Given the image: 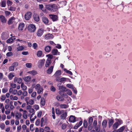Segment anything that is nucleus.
I'll return each mask as SVG.
<instances>
[{
    "label": "nucleus",
    "mask_w": 132,
    "mask_h": 132,
    "mask_svg": "<svg viewBox=\"0 0 132 132\" xmlns=\"http://www.w3.org/2000/svg\"><path fill=\"white\" fill-rule=\"evenodd\" d=\"M45 8L51 12H55L58 9L57 6L55 4H50L46 5Z\"/></svg>",
    "instance_id": "f257e3e1"
},
{
    "label": "nucleus",
    "mask_w": 132,
    "mask_h": 132,
    "mask_svg": "<svg viewBox=\"0 0 132 132\" xmlns=\"http://www.w3.org/2000/svg\"><path fill=\"white\" fill-rule=\"evenodd\" d=\"M36 27L33 24H30L28 26V30L31 32H34L36 30Z\"/></svg>",
    "instance_id": "f03ea898"
},
{
    "label": "nucleus",
    "mask_w": 132,
    "mask_h": 132,
    "mask_svg": "<svg viewBox=\"0 0 132 132\" xmlns=\"http://www.w3.org/2000/svg\"><path fill=\"white\" fill-rule=\"evenodd\" d=\"M9 33L8 32H3L2 33L1 38L2 40H6L9 37Z\"/></svg>",
    "instance_id": "7ed1b4c3"
},
{
    "label": "nucleus",
    "mask_w": 132,
    "mask_h": 132,
    "mask_svg": "<svg viewBox=\"0 0 132 132\" xmlns=\"http://www.w3.org/2000/svg\"><path fill=\"white\" fill-rule=\"evenodd\" d=\"M78 120L77 118H76L75 116H70L69 118V121L70 122L74 123Z\"/></svg>",
    "instance_id": "20e7f679"
},
{
    "label": "nucleus",
    "mask_w": 132,
    "mask_h": 132,
    "mask_svg": "<svg viewBox=\"0 0 132 132\" xmlns=\"http://www.w3.org/2000/svg\"><path fill=\"white\" fill-rule=\"evenodd\" d=\"M32 15L31 13L30 12L26 13L24 17L26 20H29L31 18Z\"/></svg>",
    "instance_id": "39448f33"
},
{
    "label": "nucleus",
    "mask_w": 132,
    "mask_h": 132,
    "mask_svg": "<svg viewBox=\"0 0 132 132\" xmlns=\"http://www.w3.org/2000/svg\"><path fill=\"white\" fill-rule=\"evenodd\" d=\"M45 60L44 59L39 60L38 61V65L39 68H42V67L44 65Z\"/></svg>",
    "instance_id": "423d86ee"
},
{
    "label": "nucleus",
    "mask_w": 132,
    "mask_h": 132,
    "mask_svg": "<svg viewBox=\"0 0 132 132\" xmlns=\"http://www.w3.org/2000/svg\"><path fill=\"white\" fill-rule=\"evenodd\" d=\"M44 32V30L42 29H39L37 32V35L38 37H41Z\"/></svg>",
    "instance_id": "0eeeda50"
},
{
    "label": "nucleus",
    "mask_w": 132,
    "mask_h": 132,
    "mask_svg": "<svg viewBox=\"0 0 132 132\" xmlns=\"http://www.w3.org/2000/svg\"><path fill=\"white\" fill-rule=\"evenodd\" d=\"M49 16L50 18L54 21H56L57 20V16L55 15L50 14Z\"/></svg>",
    "instance_id": "6e6552de"
},
{
    "label": "nucleus",
    "mask_w": 132,
    "mask_h": 132,
    "mask_svg": "<svg viewBox=\"0 0 132 132\" xmlns=\"http://www.w3.org/2000/svg\"><path fill=\"white\" fill-rule=\"evenodd\" d=\"M53 38V35L50 34H47L45 36V38L47 40L52 39Z\"/></svg>",
    "instance_id": "1a4fd4ad"
},
{
    "label": "nucleus",
    "mask_w": 132,
    "mask_h": 132,
    "mask_svg": "<svg viewBox=\"0 0 132 132\" xmlns=\"http://www.w3.org/2000/svg\"><path fill=\"white\" fill-rule=\"evenodd\" d=\"M55 111L57 114L60 115L63 113L64 110H60L58 108H56L55 109Z\"/></svg>",
    "instance_id": "9d476101"
},
{
    "label": "nucleus",
    "mask_w": 132,
    "mask_h": 132,
    "mask_svg": "<svg viewBox=\"0 0 132 132\" xmlns=\"http://www.w3.org/2000/svg\"><path fill=\"white\" fill-rule=\"evenodd\" d=\"M15 18L14 17L12 16L10 18L8 22V24L10 25L13 23L15 20Z\"/></svg>",
    "instance_id": "9b49d317"
},
{
    "label": "nucleus",
    "mask_w": 132,
    "mask_h": 132,
    "mask_svg": "<svg viewBox=\"0 0 132 132\" xmlns=\"http://www.w3.org/2000/svg\"><path fill=\"white\" fill-rule=\"evenodd\" d=\"M22 116L21 113L20 112H16L15 114V118L18 119H20Z\"/></svg>",
    "instance_id": "f8f14e48"
},
{
    "label": "nucleus",
    "mask_w": 132,
    "mask_h": 132,
    "mask_svg": "<svg viewBox=\"0 0 132 132\" xmlns=\"http://www.w3.org/2000/svg\"><path fill=\"white\" fill-rule=\"evenodd\" d=\"M0 19L2 22L5 23L6 22V20L5 17L3 15L0 16Z\"/></svg>",
    "instance_id": "ddd939ff"
},
{
    "label": "nucleus",
    "mask_w": 132,
    "mask_h": 132,
    "mask_svg": "<svg viewBox=\"0 0 132 132\" xmlns=\"http://www.w3.org/2000/svg\"><path fill=\"white\" fill-rule=\"evenodd\" d=\"M114 122V119H109L108 125L109 128H110L111 126Z\"/></svg>",
    "instance_id": "4468645a"
},
{
    "label": "nucleus",
    "mask_w": 132,
    "mask_h": 132,
    "mask_svg": "<svg viewBox=\"0 0 132 132\" xmlns=\"http://www.w3.org/2000/svg\"><path fill=\"white\" fill-rule=\"evenodd\" d=\"M82 123V121H80L79 123H77L76 125L74 126V128L75 129H77L81 125Z\"/></svg>",
    "instance_id": "2eb2a0df"
},
{
    "label": "nucleus",
    "mask_w": 132,
    "mask_h": 132,
    "mask_svg": "<svg viewBox=\"0 0 132 132\" xmlns=\"http://www.w3.org/2000/svg\"><path fill=\"white\" fill-rule=\"evenodd\" d=\"M34 20L37 22L39 20V15L36 14H34L33 15Z\"/></svg>",
    "instance_id": "dca6fc26"
},
{
    "label": "nucleus",
    "mask_w": 132,
    "mask_h": 132,
    "mask_svg": "<svg viewBox=\"0 0 132 132\" xmlns=\"http://www.w3.org/2000/svg\"><path fill=\"white\" fill-rule=\"evenodd\" d=\"M15 82H17L19 84H20L22 82V79L21 78H17V77H15L14 80Z\"/></svg>",
    "instance_id": "f3484780"
},
{
    "label": "nucleus",
    "mask_w": 132,
    "mask_h": 132,
    "mask_svg": "<svg viewBox=\"0 0 132 132\" xmlns=\"http://www.w3.org/2000/svg\"><path fill=\"white\" fill-rule=\"evenodd\" d=\"M54 66H51L47 71L48 74H51L53 72Z\"/></svg>",
    "instance_id": "a211bd4d"
},
{
    "label": "nucleus",
    "mask_w": 132,
    "mask_h": 132,
    "mask_svg": "<svg viewBox=\"0 0 132 132\" xmlns=\"http://www.w3.org/2000/svg\"><path fill=\"white\" fill-rule=\"evenodd\" d=\"M59 93L61 96L65 97L67 98L68 97V96L66 94L64 93V92L60 91L59 92Z\"/></svg>",
    "instance_id": "6ab92c4d"
},
{
    "label": "nucleus",
    "mask_w": 132,
    "mask_h": 132,
    "mask_svg": "<svg viewBox=\"0 0 132 132\" xmlns=\"http://www.w3.org/2000/svg\"><path fill=\"white\" fill-rule=\"evenodd\" d=\"M67 112L66 111H65L64 113L62 114L61 116V119H65L67 116Z\"/></svg>",
    "instance_id": "aec40b11"
},
{
    "label": "nucleus",
    "mask_w": 132,
    "mask_h": 132,
    "mask_svg": "<svg viewBox=\"0 0 132 132\" xmlns=\"http://www.w3.org/2000/svg\"><path fill=\"white\" fill-rule=\"evenodd\" d=\"M24 27V23H21L19 24L18 28L19 30H22L23 29Z\"/></svg>",
    "instance_id": "412c9836"
},
{
    "label": "nucleus",
    "mask_w": 132,
    "mask_h": 132,
    "mask_svg": "<svg viewBox=\"0 0 132 132\" xmlns=\"http://www.w3.org/2000/svg\"><path fill=\"white\" fill-rule=\"evenodd\" d=\"M14 76L15 73H14L11 72L8 75V77L10 80H11Z\"/></svg>",
    "instance_id": "4be33fe9"
},
{
    "label": "nucleus",
    "mask_w": 132,
    "mask_h": 132,
    "mask_svg": "<svg viewBox=\"0 0 132 132\" xmlns=\"http://www.w3.org/2000/svg\"><path fill=\"white\" fill-rule=\"evenodd\" d=\"M42 20L44 23L46 24H47L48 23V20L46 17H43L42 18Z\"/></svg>",
    "instance_id": "5701e85b"
},
{
    "label": "nucleus",
    "mask_w": 132,
    "mask_h": 132,
    "mask_svg": "<svg viewBox=\"0 0 132 132\" xmlns=\"http://www.w3.org/2000/svg\"><path fill=\"white\" fill-rule=\"evenodd\" d=\"M126 127V126H122L117 130V132H122Z\"/></svg>",
    "instance_id": "b1692460"
},
{
    "label": "nucleus",
    "mask_w": 132,
    "mask_h": 132,
    "mask_svg": "<svg viewBox=\"0 0 132 132\" xmlns=\"http://www.w3.org/2000/svg\"><path fill=\"white\" fill-rule=\"evenodd\" d=\"M107 121L106 120H103L102 122V125L103 128H105L106 127Z\"/></svg>",
    "instance_id": "393cba45"
},
{
    "label": "nucleus",
    "mask_w": 132,
    "mask_h": 132,
    "mask_svg": "<svg viewBox=\"0 0 132 132\" xmlns=\"http://www.w3.org/2000/svg\"><path fill=\"white\" fill-rule=\"evenodd\" d=\"M51 47L50 46H46L44 48L45 51L47 52H49L51 50Z\"/></svg>",
    "instance_id": "a878e982"
},
{
    "label": "nucleus",
    "mask_w": 132,
    "mask_h": 132,
    "mask_svg": "<svg viewBox=\"0 0 132 132\" xmlns=\"http://www.w3.org/2000/svg\"><path fill=\"white\" fill-rule=\"evenodd\" d=\"M119 125L117 122H115L112 125V129L115 130L117 129L119 126Z\"/></svg>",
    "instance_id": "bb28decb"
},
{
    "label": "nucleus",
    "mask_w": 132,
    "mask_h": 132,
    "mask_svg": "<svg viewBox=\"0 0 132 132\" xmlns=\"http://www.w3.org/2000/svg\"><path fill=\"white\" fill-rule=\"evenodd\" d=\"M52 53L54 55H56L59 54V53L58 52V50L56 49H53L52 51Z\"/></svg>",
    "instance_id": "cd10ccee"
},
{
    "label": "nucleus",
    "mask_w": 132,
    "mask_h": 132,
    "mask_svg": "<svg viewBox=\"0 0 132 132\" xmlns=\"http://www.w3.org/2000/svg\"><path fill=\"white\" fill-rule=\"evenodd\" d=\"M61 74V70H59L57 71L55 73L54 75L56 77H58L60 76Z\"/></svg>",
    "instance_id": "c85d7f7f"
},
{
    "label": "nucleus",
    "mask_w": 132,
    "mask_h": 132,
    "mask_svg": "<svg viewBox=\"0 0 132 132\" xmlns=\"http://www.w3.org/2000/svg\"><path fill=\"white\" fill-rule=\"evenodd\" d=\"M31 78L30 76H28L24 77L23 79L24 81L27 82H29L30 81Z\"/></svg>",
    "instance_id": "c756f323"
},
{
    "label": "nucleus",
    "mask_w": 132,
    "mask_h": 132,
    "mask_svg": "<svg viewBox=\"0 0 132 132\" xmlns=\"http://www.w3.org/2000/svg\"><path fill=\"white\" fill-rule=\"evenodd\" d=\"M56 98L58 100L60 101H63L64 100L63 98L59 95L56 96Z\"/></svg>",
    "instance_id": "7c9ffc66"
},
{
    "label": "nucleus",
    "mask_w": 132,
    "mask_h": 132,
    "mask_svg": "<svg viewBox=\"0 0 132 132\" xmlns=\"http://www.w3.org/2000/svg\"><path fill=\"white\" fill-rule=\"evenodd\" d=\"M1 6L3 7H5L6 6V1L5 0H3L1 3Z\"/></svg>",
    "instance_id": "2f4dec72"
},
{
    "label": "nucleus",
    "mask_w": 132,
    "mask_h": 132,
    "mask_svg": "<svg viewBox=\"0 0 132 132\" xmlns=\"http://www.w3.org/2000/svg\"><path fill=\"white\" fill-rule=\"evenodd\" d=\"M21 87L22 90L25 91L27 89V87L24 85L23 83H22L21 85Z\"/></svg>",
    "instance_id": "473e14b6"
},
{
    "label": "nucleus",
    "mask_w": 132,
    "mask_h": 132,
    "mask_svg": "<svg viewBox=\"0 0 132 132\" xmlns=\"http://www.w3.org/2000/svg\"><path fill=\"white\" fill-rule=\"evenodd\" d=\"M95 127L96 132H100L101 130L100 125H98L97 126Z\"/></svg>",
    "instance_id": "72a5a7b5"
},
{
    "label": "nucleus",
    "mask_w": 132,
    "mask_h": 132,
    "mask_svg": "<svg viewBox=\"0 0 132 132\" xmlns=\"http://www.w3.org/2000/svg\"><path fill=\"white\" fill-rule=\"evenodd\" d=\"M51 63V61L48 60H47L45 64V66L46 67H47Z\"/></svg>",
    "instance_id": "f704fd0d"
},
{
    "label": "nucleus",
    "mask_w": 132,
    "mask_h": 132,
    "mask_svg": "<svg viewBox=\"0 0 132 132\" xmlns=\"http://www.w3.org/2000/svg\"><path fill=\"white\" fill-rule=\"evenodd\" d=\"M59 89H61L62 90L61 91H62L63 92H66L67 89L66 87L63 86H60Z\"/></svg>",
    "instance_id": "c9c22d12"
},
{
    "label": "nucleus",
    "mask_w": 132,
    "mask_h": 132,
    "mask_svg": "<svg viewBox=\"0 0 132 132\" xmlns=\"http://www.w3.org/2000/svg\"><path fill=\"white\" fill-rule=\"evenodd\" d=\"M35 114L34 113H32V114L31 115L30 117V120L31 121H33L35 120V119L36 118V116H35L34 117L32 118L33 116Z\"/></svg>",
    "instance_id": "e433bc0d"
},
{
    "label": "nucleus",
    "mask_w": 132,
    "mask_h": 132,
    "mask_svg": "<svg viewBox=\"0 0 132 132\" xmlns=\"http://www.w3.org/2000/svg\"><path fill=\"white\" fill-rule=\"evenodd\" d=\"M26 112L27 111L26 110H24L22 114V116L23 118L25 119H26L27 118V116L26 113Z\"/></svg>",
    "instance_id": "4c0bfd02"
},
{
    "label": "nucleus",
    "mask_w": 132,
    "mask_h": 132,
    "mask_svg": "<svg viewBox=\"0 0 132 132\" xmlns=\"http://www.w3.org/2000/svg\"><path fill=\"white\" fill-rule=\"evenodd\" d=\"M42 55V52L41 51H38L37 53V56L39 57H41Z\"/></svg>",
    "instance_id": "58836bf2"
},
{
    "label": "nucleus",
    "mask_w": 132,
    "mask_h": 132,
    "mask_svg": "<svg viewBox=\"0 0 132 132\" xmlns=\"http://www.w3.org/2000/svg\"><path fill=\"white\" fill-rule=\"evenodd\" d=\"M115 120L116 121V122H117L119 125H120L122 123V121L120 119H116Z\"/></svg>",
    "instance_id": "ea45409f"
},
{
    "label": "nucleus",
    "mask_w": 132,
    "mask_h": 132,
    "mask_svg": "<svg viewBox=\"0 0 132 132\" xmlns=\"http://www.w3.org/2000/svg\"><path fill=\"white\" fill-rule=\"evenodd\" d=\"M46 57H48V58L47 60H50V61H51V59H53V56L52 55L50 54H49L46 55Z\"/></svg>",
    "instance_id": "a19ab883"
},
{
    "label": "nucleus",
    "mask_w": 132,
    "mask_h": 132,
    "mask_svg": "<svg viewBox=\"0 0 132 132\" xmlns=\"http://www.w3.org/2000/svg\"><path fill=\"white\" fill-rule=\"evenodd\" d=\"M40 103L41 104L43 105L44 106L45 104V100L44 98H42L41 100Z\"/></svg>",
    "instance_id": "79ce46f5"
},
{
    "label": "nucleus",
    "mask_w": 132,
    "mask_h": 132,
    "mask_svg": "<svg viewBox=\"0 0 132 132\" xmlns=\"http://www.w3.org/2000/svg\"><path fill=\"white\" fill-rule=\"evenodd\" d=\"M84 127L85 128H87L88 126V123L87 121L85 120H84L83 122Z\"/></svg>",
    "instance_id": "37998d69"
},
{
    "label": "nucleus",
    "mask_w": 132,
    "mask_h": 132,
    "mask_svg": "<svg viewBox=\"0 0 132 132\" xmlns=\"http://www.w3.org/2000/svg\"><path fill=\"white\" fill-rule=\"evenodd\" d=\"M60 107L62 109H65L68 107V106L66 104H62L60 106Z\"/></svg>",
    "instance_id": "c03bdc74"
},
{
    "label": "nucleus",
    "mask_w": 132,
    "mask_h": 132,
    "mask_svg": "<svg viewBox=\"0 0 132 132\" xmlns=\"http://www.w3.org/2000/svg\"><path fill=\"white\" fill-rule=\"evenodd\" d=\"M29 72L30 74L33 75H35L37 74V71L34 70L30 71Z\"/></svg>",
    "instance_id": "a18cd8bd"
},
{
    "label": "nucleus",
    "mask_w": 132,
    "mask_h": 132,
    "mask_svg": "<svg viewBox=\"0 0 132 132\" xmlns=\"http://www.w3.org/2000/svg\"><path fill=\"white\" fill-rule=\"evenodd\" d=\"M9 10L11 11H14L15 10L16 8L15 7L13 6V5L12 6H10V7L8 8Z\"/></svg>",
    "instance_id": "49530a36"
},
{
    "label": "nucleus",
    "mask_w": 132,
    "mask_h": 132,
    "mask_svg": "<svg viewBox=\"0 0 132 132\" xmlns=\"http://www.w3.org/2000/svg\"><path fill=\"white\" fill-rule=\"evenodd\" d=\"M67 79L69 80V78H67L64 77H62L59 79V81L61 82H62L63 81H66Z\"/></svg>",
    "instance_id": "de8ad7c7"
},
{
    "label": "nucleus",
    "mask_w": 132,
    "mask_h": 132,
    "mask_svg": "<svg viewBox=\"0 0 132 132\" xmlns=\"http://www.w3.org/2000/svg\"><path fill=\"white\" fill-rule=\"evenodd\" d=\"M93 118L91 117H90L88 120V124L90 125H92V123L93 122Z\"/></svg>",
    "instance_id": "09e8293b"
},
{
    "label": "nucleus",
    "mask_w": 132,
    "mask_h": 132,
    "mask_svg": "<svg viewBox=\"0 0 132 132\" xmlns=\"http://www.w3.org/2000/svg\"><path fill=\"white\" fill-rule=\"evenodd\" d=\"M10 98L11 99L14 100H16L18 99V97L16 96H13L12 95H11L10 96Z\"/></svg>",
    "instance_id": "8fccbe9b"
},
{
    "label": "nucleus",
    "mask_w": 132,
    "mask_h": 132,
    "mask_svg": "<svg viewBox=\"0 0 132 132\" xmlns=\"http://www.w3.org/2000/svg\"><path fill=\"white\" fill-rule=\"evenodd\" d=\"M64 70L65 72L67 73L70 75H72V73L70 71L67 70L66 69H64Z\"/></svg>",
    "instance_id": "3c124183"
},
{
    "label": "nucleus",
    "mask_w": 132,
    "mask_h": 132,
    "mask_svg": "<svg viewBox=\"0 0 132 132\" xmlns=\"http://www.w3.org/2000/svg\"><path fill=\"white\" fill-rule=\"evenodd\" d=\"M44 119L43 118H42L40 121L41 126L42 127L44 126L45 124L44 123Z\"/></svg>",
    "instance_id": "603ef678"
},
{
    "label": "nucleus",
    "mask_w": 132,
    "mask_h": 132,
    "mask_svg": "<svg viewBox=\"0 0 132 132\" xmlns=\"http://www.w3.org/2000/svg\"><path fill=\"white\" fill-rule=\"evenodd\" d=\"M66 92L67 94L68 95L71 96L72 95V92L70 89H67Z\"/></svg>",
    "instance_id": "864d4df0"
},
{
    "label": "nucleus",
    "mask_w": 132,
    "mask_h": 132,
    "mask_svg": "<svg viewBox=\"0 0 132 132\" xmlns=\"http://www.w3.org/2000/svg\"><path fill=\"white\" fill-rule=\"evenodd\" d=\"M43 89L42 87H41L40 88L37 90V93L38 94H40L43 92Z\"/></svg>",
    "instance_id": "5fc2aeb1"
},
{
    "label": "nucleus",
    "mask_w": 132,
    "mask_h": 132,
    "mask_svg": "<svg viewBox=\"0 0 132 132\" xmlns=\"http://www.w3.org/2000/svg\"><path fill=\"white\" fill-rule=\"evenodd\" d=\"M7 4L8 6H11L13 3L12 1L9 0H7Z\"/></svg>",
    "instance_id": "6e6d98bb"
},
{
    "label": "nucleus",
    "mask_w": 132,
    "mask_h": 132,
    "mask_svg": "<svg viewBox=\"0 0 132 132\" xmlns=\"http://www.w3.org/2000/svg\"><path fill=\"white\" fill-rule=\"evenodd\" d=\"M66 86L69 88L72 89L74 87L73 85L72 84H67Z\"/></svg>",
    "instance_id": "4d7b16f0"
},
{
    "label": "nucleus",
    "mask_w": 132,
    "mask_h": 132,
    "mask_svg": "<svg viewBox=\"0 0 132 132\" xmlns=\"http://www.w3.org/2000/svg\"><path fill=\"white\" fill-rule=\"evenodd\" d=\"M13 39L11 37L9 39H8L7 41L6 42L7 43H11L12 42H13Z\"/></svg>",
    "instance_id": "13d9d810"
},
{
    "label": "nucleus",
    "mask_w": 132,
    "mask_h": 132,
    "mask_svg": "<svg viewBox=\"0 0 132 132\" xmlns=\"http://www.w3.org/2000/svg\"><path fill=\"white\" fill-rule=\"evenodd\" d=\"M8 91V89L6 87L3 88L2 89V92L3 93H5L7 92Z\"/></svg>",
    "instance_id": "bf43d9fd"
},
{
    "label": "nucleus",
    "mask_w": 132,
    "mask_h": 132,
    "mask_svg": "<svg viewBox=\"0 0 132 132\" xmlns=\"http://www.w3.org/2000/svg\"><path fill=\"white\" fill-rule=\"evenodd\" d=\"M28 103L30 105H32L34 103V102L33 100L30 99L28 102Z\"/></svg>",
    "instance_id": "052dcab7"
},
{
    "label": "nucleus",
    "mask_w": 132,
    "mask_h": 132,
    "mask_svg": "<svg viewBox=\"0 0 132 132\" xmlns=\"http://www.w3.org/2000/svg\"><path fill=\"white\" fill-rule=\"evenodd\" d=\"M34 49H36L38 47V45L36 43H34L32 45Z\"/></svg>",
    "instance_id": "680f3d73"
},
{
    "label": "nucleus",
    "mask_w": 132,
    "mask_h": 132,
    "mask_svg": "<svg viewBox=\"0 0 132 132\" xmlns=\"http://www.w3.org/2000/svg\"><path fill=\"white\" fill-rule=\"evenodd\" d=\"M24 49V47L22 46H20L17 48L18 51H20Z\"/></svg>",
    "instance_id": "e2e57ef3"
},
{
    "label": "nucleus",
    "mask_w": 132,
    "mask_h": 132,
    "mask_svg": "<svg viewBox=\"0 0 132 132\" xmlns=\"http://www.w3.org/2000/svg\"><path fill=\"white\" fill-rule=\"evenodd\" d=\"M28 110L29 112L30 113H35V110L33 108H31V109Z\"/></svg>",
    "instance_id": "0e129e2a"
},
{
    "label": "nucleus",
    "mask_w": 132,
    "mask_h": 132,
    "mask_svg": "<svg viewBox=\"0 0 132 132\" xmlns=\"http://www.w3.org/2000/svg\"><path fill=\"white\" fill-rule=\"evenodd\" d=\"M37 93L36 92H34L32 93L31 95V96L33 98H35L36 95Z\"/></svg>",
    "instance_id": "69168bd1"
},
{
    "label": "nucleus",
    "mask_w": 132,
    "mask_h": 132,
    "mask_svg": "<svg viewBox=\"0 0 132 132\" xmlns=\"http://www.w3.org/2000/svg\"><path fill=\"white\" fill-rule=\"evenodd\" d=\"M41 87H41L40 85V84H38L36 85L35 87V89H36L38 90L41 88Z\"/></svg>",
    "instance_id": "338daca9"
},
{
    "label": "nucleus",
    "mask_w": 132,
    "mask_h": 132,
    "mask_svg": "<svg viewBox=\"0 0 132 132\" xmlns=\"http://www.w3.org/2000/svg\"><path fill=\"white\" fill-rule=\"evenodd\" d=\"M14 67L12 65L10 66L9 68V71H12L14 70Z\"/></svg>",
    "instance_id": "774afa93"
}]
</instances>
